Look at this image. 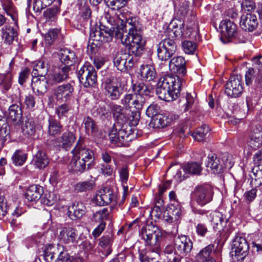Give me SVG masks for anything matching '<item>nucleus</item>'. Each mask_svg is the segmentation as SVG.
Here are the masks:
<instances>
[{"instance_id":"nucleus-1","label":"nucleus","mask_w":262,"mask_h":262,"mask_svg":"<svg viewBox=\"0 0 262 262\" xmlns=\"http://www.w3.org/2000/svg\"><path fill=\"white\" fill-rule=\"evenodd\" d=\"M107 18L108 24L103 25L101 24L99 27L91 28L90 33V40H92V44L97 46L99 42H106L112 40L113 37H121V29H118V19H120L118 16L114 17L110 16Z\"/></svg>"},{"instance_id":"nucleus-2","label":"nucleus","mask_w":262,"mask_h":262,"mask_svg":"<svg viewBox=\"0 0 262 262\" xmlns=\"http://www.w3.org/2000/svg\"><path fill=\"white\" fill-rule=\"evenodd\" d=\"M184 79L178 76L167 75L161 77L158 83L156 93L159 98L165 101H171L179 96Z\"/></svg>"},{"instance_id":"nucleus-3","label":"nucleus","mask_w":262,"mask_h":262,"mask_svg":"<svg viewBox=\"0 0 262 262\" xmlns=\"http://www.w3.org/2000/svg\"><path fill=\"white\" fill-rule=\"evenodd\" d=\"M118 29H121V37H117L121 40V42L126 46L128 43L143 44L145 41L142 39L141 35L140 24L133 19H128L125 22L120 18L118 19Z\"/></svg>"},{"instance_id":"nucleus-4","label":"nucleus","mask_w":262,"mask_h":262,"mask_svg":"<svg viewBox=\"0 0 262 262\" xmlns=\"http://www.w3.org/2000/svg\"><path fill=\"white\" fill-rule=\"evenodd\" d=\"M145 102L144 97L134 94L125 95L121 99V103L130 112L129 125L130 126H136L139 121L140 111Z\"/></svg>"},{"instance_id":"nucleus-5","label":"nucleus","mask_w":262,"mask_h":262,"mask_svg":"<svg viewBox=\"0 0 262 262\" xmlns=\"http://www.w3.org/2000/svg\"><path fill=\"white\" fill-rule=\"evenodd\" d=\"M156 229L155 227L149 225L143 226L140 232V236L144 240L145 245L150 247L151 252L159 254L161 250L162 235Z\"/></svg>"},{"instance_id":"nucleus-6","label":"nucleus","mask_w":262,"mask_h":262,"mask_svg":"<svg viewBox=\"0 0 262 262\" xmlns=\"http://www.w3.org/2000/svg\"><path fill=\"white\" fill-rule=\"evenodd\" d=\"M245 82L247 85L251 86L249 91L251 97H255L262 92V74L259 70L249 68L245 74Z\"/></svg>"},{"instance_id":"nucleus-7","label":"nucleus","mask_w":262,"mask_h":262,"mask_svg":"<svg viewBox=\"0 0 262 262\" xmlns=\"http://www.w3.org/2000/svg\"><path fill=\"white\" fill-rule=\"evenodd\" d=\"M78 77L81 84L85 88L94 86L97 82V75L94 68L86 62L78 72Z\"/></svg>"},{"instance_id":"nucleus-8","label":"nucleus","mask_w":262,"mask_h":262,"mask_svg":"<svg viewBox=\"0 0 262 262\" xmlns=\"http://www.w3.org/2000/svg\"><path fill=\"white\" fill-rule=\"evenodd\" d=\"M230 157L227 154L224 155L222 160L215 154H211L208 156V161L206 166L210 168L214 173H220L225 168H231L233 164L229 161Z\"/></svg>"},{"instance_id":"nucleus-9","label":"nucleus","mask_w":262,"mask_h":262,"mask_svg":"<svg viewBox=\"0 0 262 262\" xmlns=\"http://www.w3.org/2000/svg\"><path fill=\"white\" fill-rule=\"evenodd\" d=\"M177 51V45L173 39L165 38L159 42L157 48L159 59L166 61L170 59Z\"/></svg>"},{"instance_id":"nucleus-10","label":"nucleus","mask_w":262,"mask_h":262,"mask_svg":"<svg viewBox=\"0 0 262 262\" xmlns=\"http://www.w3.org/2000/svg\"><path fill=\"white\" fill-rule=\"evenodd\" d=\"M102 85L105 95L111 100H118L124 93L123 88L114 78H106Z\"/></svg>"},{"instance_id":"nucleus-11","label":"nucleus","mask_w":262,"mask_h":262,"mask_svg":"<svg viewBox=\"0 0 262 262\" xmlns=\"http://www.w3.org/2000/svg\"><path fill=\"white\" fill-rule=\"evenodd\" d=\"M213 195V188L208 184L196 186L192 194L194 200L202 206L210 202L212 200Z\"/></svg>"},{"instance_id":"nucleus-12","label":"nucleus","mask_w":262,"mask_h":262,"mask_svg":"<svg viewBox=\"0 0 262 262\" xmlns=\"http://www.w3.org/2000/svg\"><path fill=\"white\" fill-rule=\"evenodd\" d=\"M94 202L99 206L110 204L111 207H114L117 204V195L113 190L104 188L98 191L95 195Z\"/></svg>"},{"instance_id":"nucleus-13","label":"nucleus","mask_w":262,"mask_h":262,"mask_svg":"<svg viewBox=\"0 0 262 262\" xmlns=\"http://www.w3.org/2000/svg\"><path fill=\"white\" fill-rule=\"evenodd\" d=\"M220 39L223 43L232 41L237 35V28L232 21L228 19L222 20L220 25Z\"/></svg>"},{"instance_id":"nucleus-14","label":"nucleus","mask_w":262,"mask_h":262,"mask_svg":"<svg viewBox=\"0 0 262 262\" xmlns=\"http://www.w3.org/2000/svg\"><path fill=\"white\" fill-rule=\"evenodd\" d=\"M113 62L117 69L121 72L130 69L134 65L133 55L123 51L116 53L113 58Z\"/></svg>"},{"instance_id":"nucleus-15","label":"nucleus","mask_w":262,"mask_h":262,"mask_svg":"<svg viewBox=\"0 0 262 262\" xmlns=\"http://www.w3.org/2000/svg\"><path fill=\"white\" fill-rule=\"evenodd\" d=\"M243 92V83L240 75L232 76L225 85V92L231 97H238Z\"/></svg>"},{"instance_id":"nucleus-16","label":"nucleus","mask_w":262,"mask_h":262,"mask_svg":"<svg viewBox=\"0 0 262 262\" xmlns=\"http://www.w3.org/2000/svg\"><path fill=\"white\" fill-rule=\"evenodd\" d=\"M249 251V245L246 239L243 237H236L233 242L231 254L238 260H243Z\"/></svg>"},{"instance_id":"nucleus-17","label":"nucleus","mask_w":262,"mask_h":262,"mask_svg":"<svg viewBox=\"0 0 262 262\" xmlns=\"http://www.w3.org/2000/svg\"><path fill=\"white\" fill-rule=\"evenodd\" d=\"M174 245V253L186 255L189 254L193 247V243L187 236L180 235L176 236L173 239Z\"/></svg>"},{"instance_id":"nucleus-18","label":"nucleus","mask_w":262,"mask_h":262,"mask_svg":"<svg viewBox=\"0 0 262 262\" xmlns=\"http://www.w3.org/2000/svg\"><path fill=\"white\" fill-rule=\"evenodd\" d=\"M80 140L78 141L72 150L73 155L87 164V169H90L94 165V153L90 149L81 146Z\"/></svg>"},{"instance_id":"nucleus-19","label":"nucleus","mask_w":262,"mask_h":262,"mask_svg":"<svg viewBox=\"0 0 262 262\" xmlns=\"http://www.w3.org/2000/svg\"><path fill=\"white\" fill-rule=\"evenodd\" d=\"M138 133L135 132H110L109 137L112 143L120 146H126L128 143L136 138Z\"/></svg>"},{"instance_id":"nucleus-20","label":"nucleus","mask_w":262,"mask_h":262,"mask_svg":"<svg viewBox=\"0 0 262 262\" xmlns=\"http://www.w3.org/2000/svg\"><path fill=\"white\" fill-rule=\"evenodd\" d=\"M112 111L113 115L115 119H116V124H115V127L116 125H119L121 126L120 128H116V130L118 131H125V129H123L124 124L129 120V114L128 115L126 114L125 111L123 108L119 105L114 104L112 106Z\"/></svg>"},{"instance_id":"nucleus-21","label":"nucleus","mask_w":262,"mask_h":262,"mask_svg":"<svg viewBox=\"0 0 262 262\" xmlns=\"http://www.w3.org/2000/svg\"><path fill=\"white\" fill-rule=\"evenodd\" d=\"M170 70L182 76L186 75V61L182 56H177L172 58L169 62Z\"/></svg>"},{"instance_id":"nucleus-22","label":"nucleus","mask_w":262,"mask_h":262,"mask_svg":"<svg viewBox=\"0 0 262 262\" xmlns=\"http://www.w3.org/2000/svg\"><path fill=\"white\" fill-rule=\"evenodd\" d=\"M184 24L180 19H173L168 26L169 32L172 33L173 36L170 35L172 37H178L183 36L186 37L191 30L193 29L190 27H187L186 32H183Z\"/></svg>"},{"instance_id":"nucleus-23","label":"nucleus","mask_w":262,"mask_h":262,"mask_svg":"<svg viewBox=\"0 0 262 262\" xmlns=\"http://www.w3.org/2000/svg\"><path fill=\"white\" fill-rule=\"evenodd\" d=\"M214 246L210 244L203 248L196 256L198 262H216Z\"/></svg>"},{"instance_id":"nucleus-24","label":"nucleus","mask_w":262,"mask_h":262,"mask_svg":"<svg viewBox=\"0 0 262 262\" xmlns=\"http://www.w3.org/2000/svg\"><path fill=\"white\" fill-rule=\"evenodd\" d=\"M73 92V86L70 83H67L58 86L55 90L54 94L57 100L67 101L72 97Z\"/></svg>"},{"instance_id":"nucleus-25","label":"nucleus","mask_w":262,"mask_h":262,"mask_svg":"<svg viewBox=\"0 0 262 262\" xmlns=\"http://www.w3.org/2000/svg\"><path fill=\"white\" fill-rule=\"evenodd\" d=\"M187 37L191 40H185L182 43V47L185 53L193 54L195 51L196 45L195 42L199 40V32L198 30H193L187 34Z\"/></svg>"},{"instance_id":"nucleus-26","label":"nucleus","mask_w":262,"mask_h":262,"mask_svg":"<svg viewBox=\"0 0 262 262\" xmlns=\"http://www.w3.org/2000/svg\"><path fill=\"white\" fill-rule=\"evenodd\" d=\"M48 84L46 77H33L31 83L33 92L38 96L44 95L48 90Z\"/></svg>"},{"instance_id":"nucleus-27","label":"nucleus","mask_w":262,"mask_h":262,"mask_svg":"<svg viewBox=\"0 0 262 262\" xmlns=\"http://www.w3.org/2000/svg\"><path fill=\"white\" fill-rule=\"evenodd\" d=\"M77 236L76 230L72 227H64L61 229L58 238L61 243L69 244L74 243Z\"/></svg>"},{"instance_id":"nucleus-28","label":"nucleus","mask_w":262,"mask_h":262,"mask_svg":"<svg viewBox=\"0 0 262 262\" xmlns=\"http://www.w3.org/2000/svg\"><path fill=\"white\" fill-rule=\"evenodd\" d=\"M257 25V17L255 15L247 14L241 16L240 26L243 30L251 32L256 28Z\"/></svg>"},{"instance_id":"nucleus-29","label":"nucleus","mask_w":262,"mask_h":262,"mask_svg":"<svg viewBox=\"0 0 262 262\" xmlns=\"http://www.w3.org/2000/svg\"><path fill=\"white\" fill-rule=\"evenodd\" d=\"M60 60L64 67L71 68L77 61L75 52L68 49H63L60 51Z\"/></svg>"},{"instance_id":"nucleus-30","label":"nucleus","mask_w":262,"mask_h":262,"mask_svg":"<svg viewBox=\"0 0 262 262\" xmlns=\"http://www.w3.org/2000/svg\"><path fill=\"white\" fill-rule=\"evenodd\" d=\"M1 35L5 43L11 45L17 37L18 33L13 27L5 25L1 29Z\"/></svg>"},{"instance_id":"nucleus-31","label":"nucleus","mask_w":262,"mask_h":262,"mask_svg":"<svg viewBox=\"0 0 262 262\" xmlns=\"http://www.w3.org/2000/svg\"><path fill=\"white\" fill-rule=\"evenodd\" d=\"M70 71L71 68L64 67L61 66L58 72L51 75L49 80L50 84L53 85L57 84L67 79L69 77Z\"/></svg>"},{"instance_id":"nucleus-32","label":"nucleus","mask_w":262,"mask_h":262,"mask_svg":"<svg viewBox=\"0 0 262 262\" xmlns=\"http://www.w3.org/2000/svg\"><path fill=\"white\" fill-rule=\"evenodd\" d=\"M43 193L42 187L38 185H32L27 190L25 196L29 201L36 202L39 200H41Z\"/></svg>"},{"instance_id":"nucleus-33","label":"nucleus","mask_w":262,"mask_h":262,"mask_svg":"<svg viewBox=\"0 0 262 262\" xmlns=\"http://www.w3.org/2000/svg\"><path fill=\"white\" fill-rule=\"evenodd\" d=\"M22 113L21 108L19 105L12 104L8 109V119L15 125H19L22 122Z\"/></svg>"},{"instance_id":"nucleus-34","label":"nucleus","mask_w":262,"mask_h":262,"mask_svg":"<svg viewBox=\"0 0 262 262\" xmlns=\"http://www.w3.org/2000/svg\"><path fill=\"white\" fill-rule=\"evenodd\" d=\"M85 207L81 202L74 203L68 208V214L73 220L81 218L85 213Z\"/></svg>"},{"instance_id":"nucleus-35","label":"nucleus","mask_w":262,"mask_h":262,"mask_svg":"<svg viewBox=\"0 0 262 262\" xmlns=\"http://www.w3.org/2000/svg\"><path fill=\"white\" fill-rule=\"evenodd\" d=\"M139 73L143 80L150 81L156 76V72L153 66L149 64L142 65L139 69Z\"/></svg>"},{"instance_id":"nucleus-36","label":"nucleus","mask_w":262,"mask_h":262,"mask_svg":"<svg viewBox=\"0 0 262 262\" xmlns=\"http://www.w3.org/2000/svg\"><path fill=\"white\" fill-rule=\"evenodd\" d=\"M171 122V119L167 116L160 114L152 119L149 126L153 128H163L168 126Z\"/></svg>"},{"instance_id":"nucleus-37","label":"nucleus","mask_w":262,"mask_h":262,"mask_svg":"<svg viewBox=\"0 0 262 262\" xmlns=\"http://www.w3.org/2000/svg\"><path fill=\"white\" fill-rule=\"evenodd\" d=\"M49 70L48 64L43 60L37 61L34 66L32 75L33 77H45Z\"/></svg>"},{"instance_id":"nucleus-38","label":"nucleus","mask_w":262,"mask_h":262,"mask_svg":"<svg viewBox=\"0 0 262 262\" xmlns=\"http://www.w3.org/2000/svg\"><path fill=\"white\" fill-rule=\"evenodd\" d=\"M75 139L73 132H65L60 138L57 139L58 145L67 149L71 146Z\"/></svg>"},{"instance_id":"nucleus-39","label":"nucleus","mask_w":262,"mask_h":262,"mask_svg":"<svg viewBox=\"0 0 262 262\" xmlns=\"http://www.w3.org/2000/svg\"><path fill=\"white\" fill-rule=\"evenodd\" d=\"M33 161L36 167L39 169H43L49 164V159L45 152L39 150L34 157Z\"/></svg>"},{"instance_id":"nucleus-40","label":"nucleus","mask_w":262,"mask_h":262,"mask_svg":"<svg viewBox=\"0 0 262 262\" xmlns=\"http://www.w3.org/2000/svg\"><path fill=\"white\" fill-rule=\"evenodd\" d=\"M211 222L213 229L220 231L226 223L227 220H224L223 214L219 212L214 211L211 214Z\"/></svg>"},{"instance_id":"nucleus-41","label":"nucleus","mask_w":262,"mask_h":262,"mask_svg":"<svg viewBox=\"0 0 262 262\" xmlns=\"http://www.w3.org/2000/svg\"><path fill=\"white\" fill-rule=\"evenodd\" d=\"M132 90L134 92V94L144 97L149 95L152 91V89L146 85L143 82H137L133 84Z\"/></svg>"},{"instance_id":"nucleus-42","label":"nucleus","mask_w":262,"mask_h":262,"mask_svg":"<svg viewBox=\"0 0 262 262\" xmlns=\"http://www.w3.org/2000/svg\"><path fill=\"white\" fill-rule=\"evenodd\" d=\"M253 175L251 176V183L255 186L262 184V164L254 165L252 169Z\"/></svg>"},{"instance_id":"nucleus-43","label":"nucleus","mask_w":262,"mask_h":262,"mask_svg":"<svg viewBox=\"0 0 262 262\" xmlns=\"http://www.w3.org/2000/svg\"><path fill=\"white\" fill-rule=\"evenodd\" d=\"M72 170L77 173H81L87 169V164L73 155L70 163Z\"/></svg>"},{"instance_id":"nucleus-44","label":"nucleus","mask_w":262,"mask_h":262,"mask_svg":"<svg viewBox=\"0 0 262 262\" xmlns=\"http://www.w3.org/2000/svg\"><path fill=\"white\" fill-rule=\"evenodd\" d=\"M113 242V236L112 234L104 235L99 239V245L103 249H106V255L112 252L111 246Z\"/></svg>"},{"instance_id":"nucleus-45","label":"nucleus","mask_w":262,"mask_h":262,"mask_svg":"<svg viewBox=\"0 0 262 262\" xmlns=\"http://www.w3.org/2000/svg\"><path fill=\"white\" fill-rule=\"evenodd\" d=\"M260 132H252L247 142L248 146L253 149L258 148L262 143Z\"/></svg>"},{"instance_id":"nucleus-46","label":"nucleus","mask_w":262,"mask_h":262,"mask_svg":"<svg viewBox=\"0 0 262 262\" xmlns=\"http://www.w3.org/2000/svg\"><path fill=\"white\" fill-rule=\"evenodd\" d=\"M2 6L7 14L10 16L13 20H15L16 10L11 0H1Z\"/></svg>"},{"instance_id":"nucleus-47","label":"nucleus","mask_w":262,"mask_h":262,"mask_svg":"<svg viewBox=\"0 0 262 262\" xmlns=\"http://www.w3.org/2000/svg\"><path fill=\"white\" fill-rule=\"evenodd\" d=\"M55 0H34L33 9L35 13H40L42 10L50 6Z\"/></svg>"},{"instance_id":"nucleus-48","label":"nucleus","mask_w":262,"mask_h":262,"mask_svg":"<svg viewBox=\"0 0 262 262\" xmlns=\"http://www.w3.org/2000/svg\"><path fill=\"white\" fill-rule=\"evenodd\" d=\"M185 173L193 174H200L202 171L200 164L196 162H192L185 165L183 168Z\"/></svg>"},{"instance_id":"nucleus-49","label":"nucleus","mask_w":262,"mask_h":262,"mask_svg":"<svg viewBox=\"0 0 262 262\" xmlns=\"http://www.w3.org/2000/svg\"><path fill=\"white\" fill-rule=\"evenodd\" d=\"M94 183L92 181H86L77 183L74 186V190L77 192H86L93 189Z\"/></svg>"},{"instance_id":"nucleus-50","label":"nucleus","mask_w":262,"mask_h":262,"mask_svg":"<svg viewBox=\"0 0 262 262\" xmlns=\"http://www.w3.org/2000/svg\"><path fill=\"white\" fill-rule=\"evenodd\" d=\"M57 248L52 245L46 246L43 253L44 259L47 262H55L54 254L57 251Z\"/></svg>"},{"instance_id":"nucleus-51","label":"nucleus","mask_w":262,"mask_h":262,"mask_svg":"<svg viewBox=\"0 0 262 262\" xmlns=\"http://www.w3.org/2000/svg\"><path fill=\"white\" fill-rule=\"evenodd\" d=\"M58 199V197L54 192H49L45 193L42 197L41 202L46 205L52 206L57 201Z\"/></svg>"},{"instance_id":"nucleus-52","label":"nucleus","mask_w":262,"mask_h":262,"mask_svg":"<svg viewBox=\"0 0 262 262\" xmlns=\"http://www.w3.org/2000/svg\"><path fill=\"white\" fill-rule=\"evenodd\" d=\"M79 9L81 11V16L83 19L88 21L91 19L92 12L88 4L84 0L81 1Z\"/></svg>"},{"instance_id":"nucleus-53","label":"nucleus","mask_w":262,"mask_h":262,"mask_svg":"<svg viewBox=\"0 0 262 262\" xmlns=\"http://www.w3.org/2000/svg\"><path fill=\"white\" fill-rule=\"evenodd\" d=\"M13 163L17 166L22 165L27 159V155L20 150H17L12 157Z\"/></svg>"},{"instance_id":"nucleus-54","label":"nucleus","mask_w":262,"mask_h":262,"mask_svg":"<svg viewBox=\"0 0 262 262\" xmlns=\"http://www.w3.org/2000/svg\"><path fill=\"white\" fill-rule=\"evenodd\" d=\"M109 215V211L107 208H104L94 213L92 220L97 223L103 222L104 220H106Z\"/></svg>"},{"instance_id":"nucleus-55","label":"nucleus","mask_w":262,"mask_h":262,"mask_svg":"<svg viewBox=\"0 0 262 262\" xmlns=\"http://www.w3.org/2000/svg\"><path fill=\"white\" fill-rule=\"evenodd\" d=\"M106 5L113 10H119L125 6L127 0H105Z\"/></svg>"},{"instance_id":"nucleus-56","label":"nucleus","mask_w":262,"mask_h":262,"mask_svg":"<svg viewBox=\"0 0 262 262\" xmlns=\"http://www.w3.org/2000/svg\"><path fill=\"white\" fill-rule=\"evenodd\" d=\"M146 114L152 119L155 118L158 115H160V107L156 103L151 104L146 109Z\"/></svg>"},{"instance_id":"nucleus-57","label":"nucleus","mask_w":262,"mask_h":262,"mask_svg":"<svg viewBox=\"0 0 262 262\" xmlns=\"http://www.w3.org/2000/svg\"><path fill=\"white\" fill-rule=\"evenodd\" d=\"M11 86V75L7 74L3 75L1 82H0V88L3 92L7 91Z\"/></svg>"},{"instance_id":"nucleus-58","label":"nucleus","mask_w":262,"mask_h":262,"mask_svg":"<svg viewBox=\"0 0 262 262\" xmlns=\"http://www.w3.org/2000/svg\"><path fill=\"white\" fill-rule=\"evenodd\" d=\"M129 51L136 56H140L143 53L145 45L128 43Z\"/></svg>"},{"instance_id":"nucleus-59","label":"nucleus","mask_w":262,"mask_h":262,"mask_svg":"<svg viewBox=\"0 0 262 262\" xmlns=\"http://www.w3.org/2000/svg\"><path fill=\"white\" fill-rule=\"evenodd\" d=\"M59 30L56 29L50 30L45 36V42L48 46H51L53 43L55 39L57 37Z\"/></svg>"},{"instance_id":"nucleus-60","label":"nucleus","mask_w":262,"mask_h":262,"mask_svg":"<svg viewBox=\"0 0 262 262\" xmlns=\"http://www.w3.org/2000/svg\"><path fill=\"white\" fill-rule=\"evenodd\" d=\"M83 124L84 126L85 130L87 131H95L97 129V126L96 122L89 116L84 118Z\"/></svg>"},{"instance_id":"nucleus-61","label":"nucleus","mask_w":262,"mask_h":262,"mask_svg":"<svg viewBox=\"0 0 262 262\" xmlns=\"http://www.w3.org/2000/svg\"><path fill=\"white\" fill-rule=\"evenodd\" d=\"M195 94L192 95L190 93H187L186 95V103L185 104L184 111L186 112L191 110L195 101Z\"/></svg>"},{"instance_id":"nucleus-62","label":"nucleus","mask_w":262,"mask_h":262,"mask_svg":"<svg viewBox=\"0 0 262 262\" xmlns=\"http://www.w3.org/2000/svg\"><path fill=\"white\" fill-rule=\"evenodd\" d=\"M58 11L57 7H52L45 11L43 15L47 19L52 21L54 19Z\"/></svg>"},{"instance_id":"nucleus-63","label":"nucleus","mask_w":262,"mask_h":262,"mask_svg":"<svg viewBox=\"0 0 262 262\" xmlns=\"http://www.w3.org/2000/svg\"><path fill=\"white\" fill-rule=\"evenodd\" d=\"M256 192L257 190L255 188L246 191L244 195L246 202L248 203L252 202L256 196Z\"/></svg>"},{"instance_id":"nucleus-64","label":"nucleus","mask_w":262,"mask_h":262,"mask_svg":"<svg viewBox=\"0 0 262 262\" xmlns=\"http://www.w3.org/2000/svg\"><path fill=\"white\" fill-rule=\"evenodd\" d=\"M70 107L68 104H62L56 109V113L59 118L64 116L70 110Z\"/></svg>"}]
</instances>
